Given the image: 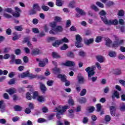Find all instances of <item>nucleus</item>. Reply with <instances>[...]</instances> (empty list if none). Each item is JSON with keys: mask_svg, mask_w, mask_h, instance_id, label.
Listing matches in <instances>:
<instances>
[{"mask_svg": "<svg viewBox=\"0 0 125 125\" xmlns=\"http://www.w3.org/2000/svg\"><path fill=\"white\" fill-rule=\"evenodd\" d=\"M100 15L101 19L103 21L104 24L106 25H117L118 24V20L116 19L114 20H108L106 18V12L104 10H102L100 12Z\"/></svg>", "mask_w": 125, "mask_h": 125, "instance_id": "obj_1", "label": "nucleus"}, {"mask_svg": "<svg viewBox=\"0 0 125 125\" xmlns=\"http://www.w3.org/2000/svg\"><path fill=\"white\" fill-rule=\"evenodd\" d=\"M70 106L67 104L63 105H59V106L56 107L54 110V112H57V118L58 120H60L61 119V116L60 115H64V113L66 111H67V109H69Z\"/></svg>", "mask_w": 125, "mask_h": 125, "instance_id": "obj_2", "label": "nucleus"}, {"mask_svg": "<svg viewBox=\"0 0 125 125\" xmlns=\"http://www.w3.org/2000/svg\"><path fill=\"white\" fill-rule=\"evenodd\" d=\"M86 72L88 73V78L89 80H91L93 82H95L97 80V77H94L91 78V76H93L95 73V65H93L91 67H88L85 69Z\"/></svg>", "mask_w": 125, "mask_h": 125, "instance_id": "obj_3", "label": "nucleus"}, {"mask_svg": "<svg viewBox=\"0 0 125 125\" xmlns=\"http://www.w3.org/2000/svg\"><path fill=\"white\" fill-rule=\"evenodd\" d=\"M63 31V27L62 26H57L56 27L55 29H52L50 30L49 34L51 35H56L58 33H61Z\"/></svg>", "mask_w": 125, "mask_h": 125, "instance_id": "obj_4", "label": "nucleus"}, {"mask_svg": "<svg viewBox=\"0 0 125 125\" xmlns=\"http://www.w3.org/2000/svg\"><path fill=\"white\" fill-rule=\"evenodd\" d=\"M125 39L119 40L118 41H114L111 46L113 48H117V47H119L120 45H123V44H125Z\"/></svg>", "mask_w": 125, "mask_h": 125, "instance_id": "obj_5", "label": "nucleus"}, {"mask_svg": "<svg viewBox=\"0 0 125 125\" xmlns=\"http://www.w3.org/2000/svg\"><path fill=\"white\" fill-rule=\"evenodd\" d=\"M58 78H59V79H61L62 82H65V85H66V86H69V85H70V82L66 80V76L64 75V74L59 75L58 76Z\"/></svg>", "mask_w": 125, "mask_h": 125, "instance_id": "obj_6", "label": "nucleus"}, {"mask_svg": "<svg viewBox=\"0 0 125 125\" xmlns=\"http://www.w3.org/2000/svg\"><path fill=\"white\" fill-rule=\"evenodd\" d=\"M62 65L68 67H74L76 65V62L73 61H67L65 62L62 63Z\"/></svg>", "mask_w": 125, "mask_h": 125, "instance_id": "obj_7", "label": "nucleus"}, {"mask_svg": "<svg viewBox=\"0 0 125 125\" xmlns=\"http://www.w3.org/2000/svg\"><path fill=\"white\" fill-rule=\"evenodd\" d=\"M112 41L110 39H105V45H106V46H108V47H112Z\"/></svg>", "mask_w": 125, "mask_h": 125, "instance_id": "obj_8", "label": "nucleus"}, {"mask_svg": "<svg viewBox=\"0 0 125 125\" xmlns=\"http://www.w3.org/2000/svg\"><path fill=\"white\" fill-rule=\"evenodd\" d=\"M37 100L38 102H40V103H43V102H45V97L39 95Z\"/></svg>", "mask_w": 125, "mask_h": 125, "instance_id": "obj_9", "label": "nucleus"}, {"mask_svg": "<svg viewBox=\"0 0 125 125\" xmlns=\"http://www.w3.org/2000/svg\"><path fill=\"white\" fill-rule=\"evenodd\" d=\"M109 109L110 110V113L111 116H112V117H114L115 115H116V107L111 106L109 107Z\"/></svg>", "mask_w": 125, "mask_h": 125, "instance_id": "obj_10", "label": "nucleus"}, {"mask_svg": "<svg viewBox=\"0 0 125 125\" xmlns=\"http://www.w3.org/2000/svg\"><path fill=\"white\" fill-rule=\"evenodd\" d=\"M30 80H33L34 79H40V77L38 75H34L32 74H30V73L28 72V76Z\"/></svg>", "mask_w": 125, "mask_h": 125, "instance_id": "obj_11", "label": "nucleus"}, {"mask_svg": "<svg viewBox=\"0 0 125 125\" xmlns=\"http://www.w3.org/2000/svg\"><path fill=\"white\" fill-rule=\"evenodd\" d=\"M96 59L97 61L100 62V63H103L105 61V58L102 57V56H98L96 57Z\"/></svg>", "mask_w": 125, "mask_h": 125, "instance_id": "obj_12", "label": "nucleus"}, {"mask_svg": "<svg viewBox=\"0 0 125 125\" xmlns=\"http://www.w3.org/2000/svg\"><path fill=\"white\" fill-rule=\"evenodd\" d=\"M40 89L42 91V92H45L46 91V87L45 86V85L43 83H40Z\"/></svg>", "mask_w": 125, "mask_h": 125, "instance_id": "obj_13", "label": "nucleus"}, {"mask_svg": "<svg viewBox=\"0 0 125 125\" xmlns=\"http://www.w3.org/2000/svg\"><path fill=\"white\" fill-rule=\"evenodd\" d=\"M94 42V40L92 38L90 39H85L84 40V43L87 45H88L91 43H92Z\"/></svg>", "mask_w": 125, "mask_h": 125, "instance_id": "obj_14", "label": "nucleus"}, {"mask_svg": "<svg viewBox=\"0 0 125 125\" xmlns=\"http://www.w3.org/2000/svg\"><path fill=\"white\" fill-rule=\"evenodd\" d=\"M6 92H8L10 95H11L16 92V89L15 88H11L10 89H7Z\"/></svg>", "mask_w": 125, "mask_h": 125, "instance_id": "obj_15", "label": "nucleus"}, {"mask_svg": "<svg viewBox=\"0 0 125 125\" xmlns=\"http://www.w3.org/2000/svg\"><path fill=\"white\" fill-rule=\"evenodd\" d=\"M42 52V51L39 49H34L32 50L33 55H37V54H40Z\"/></svg>", "mask_w": 125, "mask_h": 125, "instance_id": "obj_16", "label": "nucleus"}, {"mask_svg": "<svg viewBox=\"0 0 125 125\" xmlns=\"http://www.w3.org/2000/svg\"><path fill=\"white\" fill-rule=\"evenodd\" d=\"M52 56L53 58H55L56 59H57L58 58H61V56L59 55L58 53L54 52L52 53Z\"/></svg>", "mask_w": 125, "mask_h": 125, "instance_id": "obj_17", "label": "nucleus"}, {"mask_svg": "<svg viewBox=\"0 0 125 125\" xmlns=\"http://www.w3.org/2000/svg\"><path fill=\"white\" fill-rule=\"evenodd\" d=\"M78 101L81 104H83V103H85L86 102V99L84 97H81L78 99Z\"/></svg>", "mask_w": 125, "mask_h": 125, "instance_id": "obj_18", "label": "nucleus"}, {"mask_svg": "<svg viewBox=\"0 0 125 125\" xmlns=\"http://www.w3.org/2000/svg\"><path fill=\"white\" fill-rule=\"evenodd\" d=\"M23 42L27 43L28 46H32V44L30 42V37H26L24 38Z\"/></svg>", "mask_w": 125, "mask_h": 125, "instance_id": "obj_19", "label": "nucleus"}, {"mask_svg": "<svg viewBox=\"0 0 125 125\" xmlns=\"http://www.w3.org/2000/svg\"><path fill=\"white\" fill-rule=\"evenodd\" d=\"M76 11L77 12H78L81 15H85L86 13L83 11V10H82V9H80V8H76Z\"/></svg>", "mask_w": 125, "mask_h": 125, "instance_id": "obj_20", "label": "nucleus"}, {"mask_svg": "<svg viewBox=\"0 0 125 125\" xmlns=\"http://www.w3.org/2000/svg\"><path fill=\"white\" fill-rule=\"evenodd\" d=\"M10 57V55L9 54H6L3 56L0 55V60H2V59H8Z\"/></svg>", "mask_w": 125, "mask_h": 125, "instance_id": "obj_21", "label": "nucleus"}, {"mask_svg": "<svg viewBox=\"0 0 125 125\" xmlns=\"http://www.w3.org/2000/svg\"><path fill=\"white\" fill-rule=\"evenodd\" d=\"M108 55L110 57H116V56H117V53L115 51H110L108 52Z\"/></svg>", "mask_w": 125, "mask_h": 125, "instance_id": "obj_22", "label": "nucleus"}, {"mask_svg": "<svg viewBox=\"0 0 125 125\" xmlns=\"http://www.w3.org/2000/svg\"><path fill=\"white\" fill-rule=\"evenodd\" d=\"M10 64H14L15 63V55H10Z\"/></svg>", "mask_w": 125, "mask_h": 125, "instance_id": "obj_23", "label": "nucleus"}, {"mask_svg": "<svg viewBox=\"0 0 125 125\" xmlns=\"http://www.w3.org/2000/svg\"><path fill=\"white\" fill-rule=\"evenodd\" d=\"M116 97L117 99L120 98V93L117 91H115L112 95V98L114 99Z\"/></svg>", "mask_w": 125, "mask_h": 125, "instance_id": "obj_24", "label": "nucleus"}, {"mask_svg": "<svg viewBox=\"0 0 125 125\" xmlns=\"http://www.w3.org/2000/svg\"><path fill=\"white\" fill-rule=\"evenodd\" d=\"M39 96H40V95H39V93H38V92H37V91H34L33 92L32 98H33V99L37 100L38 99V98Z\"/></svg>", "mask_w": 125, "mask_h": 125, "instance_id": "obj_25", "label": "nucleus"}, {"mask_svg": "<svg viewBox=\"0 0 125 125\" xmlns=\"http://www.w3.org/2000/svg\"><path fill=\"white\" fill-rule=\"evenodd\" d=\"M75 46L78 48H80L81 47H83V44L82 43V42H76L75 43Z\"/></svg>", "mask_w": 125, "mask_h": 125, "instance_id": "obj_26", "label": "nucleus"}, {"mask_svg": "<svg viewBox=\"0 0 125 125\" xmlns=\"http://www.w3.org/2000/svg\"><path fill=\"white\" fill-rule=\"evenodd\" d=\"M5 105L3 104V101H0V109H1V112H3L4 111Z\"/></svg>", "mask_w": 125, "mask_h": 125, "instance_id": "obj_27", "label": "nucleus"}, {"mask_svg": "<svg viewBox=\"0 0 125 125\" xmlns=\"http://www.w3.org/2000/svg\"><path fill=\"white\" fill-rule=\"evenodd\" d=\"M29 75V72H25L20 75V78H21L22 79H24V78H26L28 77Z\"/></svg>", "mask_w": 125, "mask_h": 125, "instance_id": "obj_28", "label": "nucleus"}, {"mask_svg": "<svg viewBox=\"0 0 125 125\" xmlns=\"http://www.w3.org/2000/svg\"><path fill=\"white\" fill-rule=\"evenodd\" d=\"M78 82L79 83L83 84V83H84V82H85V81L84 80V79L83 78V77L82 76H79L78 77Z\"/></svg>", "mask_w": 125, "mask_h": 125, "instance_id": "obj_29", "label": "nucleus"}, {"mask_svg": "<svg viewBox=\"0 0 125 125\" xmlns=\"http://www.w3.org/2000/svg\"><path fill=\"white\" fill-rule=\"evenodd\" d=\"M60 42H61V44L63 43V42L67 43L69 42V40L67 39V38L64 37L61 40H60Z\"/></svg>", "mask_w": 125, "mask_h": 125, "instance_id": "obj_30", "label": "nucleus"}, {"mask_svg": "<svg viewBox=\"0 0 125 125\" xmlns=\"http://www.w3.org/2000/svg\"><path fill=\"white\" fill-rule=\"evenodd\" d=\"M74 110L69 109L68 110V117H70V118H73L74 117Z\"/></svg>", "mask_w": 125, "mask_h": 125, "instance_id": "obj_31", "label": "nucleus"}, {"mask_svg": "<svg viewBox=\"0 0 125 125\" xmlns=\"http://www.w3.org/2000/svg\"><path fill=\"white\" fill-rule=\"evenodd\" d=\"M60 44H61V43L60 40L59 41L58 40L53 43V46H54L55 47H58V46H59Z\"/></svg>", "mask_w": 125, "mask_h": 125, "instance_id": "obj_32", "label": "nucleus"}, {"mask_svg": "<svg viewBox=\"0 0 125 125\" xmlns=\"http://www.w3.org/2000/svg\"><path fill=\"white\" fill-rule=\"evenodd\" d=\"M68 48H69V46H68V45L67 44L64 43L62 46L60 47V49L61 50H66V49H68Z\"/></svg>", "mask_w": 125, "mask_h": 125, "instance_id": "obj_33", "label": "nucleus"}, {"mask_svg": "<svg viewBox=\"0 0 125 125\" xmlns=\"http://www.w3.org/2000/svg\"><path fill=\"white\" fill-rule=\"evenodd\" d=\"M90 7L92 9H93V10H95V11H99V9L96 5L94 4H92L90 6Z\"/></svg>", "mask_w": 125, "mask_h": 125, "instance_id": "obj_34", "label": "nucleus"}, {"mask_svg": "<svg viewBox=\"0 0 125 125\" xmlns=\"http://www.w3.org/2000/svg\"><path fill=\"white\" fill-rule=\"evenodd\" d=\"M96 108L97 112H100L102 108V105L100 104H96Z\"/></svg>", "mask_w": 125, "mask_h": 125, "instance_id": "obj_35", "label": "nucleus"}, {"mask_svg": "<svg viewBox=\"0 0 125 125\" xmlns=\"http://www.w3.org/2000/svg\"><path fill=\"white\" fill-rule=\"evenodd\" d=\"M76 4V1L75 0L71 1L69 5V7L73 8L75 7V5Z\"/></svg>", "mask_w": 125, "mask_h": 125, "instance_id": "obj_36", "label": "nucleus"}, {"mask_svg": "<svg viewBox=\"0 0 125 125\" xmlns=\"http://www.w3.org/2000/svg\"><path fill=\"white\" fill-rule=\"evenodd\" d=\"M75 37L77 42H82V41H83V39H82V37H81V35L78 34L76 35Z\"/></svg>", "mask_w": 125, "mask_h": 125, "instance_id": "obj_37", "label": "nucleus"}, {"mask_svg": "<svg viewBox=\"0 0 125 125\" xmlns=\"http://www.w3.org/2000/svg\"><path fill=\"white\" fill-rule=\"evenodd\" d=\"M96 4L99 6V7H101V8H104V5L103 3H101V2L97 1Z\"/></svg>", "mask_w": 125, "mask_h": 125, "instance_id": "obj_38", "label": "nucleus"}, {"mask_svg": "<svg viewBox=\"0 0 125 125\" xmlns=\"http://www.w3.org/2000/svg\"><path fill=\"white\" fill-rule=\"evenodd\" d=\"M33 7L35 10H38V11L41 10V7H40V6H39V4H35L33 6Z\"/></svg>", "mask_w": 125, "mask_h": 125, "instance_id": "obj_39", "label": "nucleus"}, {"mask_svg": "<svg viewBox=\"0 0 125 125\" xmlns=\"http://www.w3.org/2000/svg\"><path fill=\"white\" fill-rule=\"evenodd\" d=\"M56 4L57 6H62L63 2L61 1V0H56Z\"/></svg>", "mask_w": 125, "mask_h": 125, "instance_id": "obj_40", "label": "nucleus"}, {"mask_svg": "<svg viewBox=\"0 0 125 125\" xmlns=\"http://www.w3.org/2000/svg\"><path fill=\"white\" fill-rule=\"evenodd\" d=\"M68 104L71 106H74V105H75V101H74V100L72 99H70L68 100Z\"/></svg>", "mask_w": 125, "mask_h": 125, "instance_id": "obj_41", "label": "nucleus"}, {"mask_svg": "<svg viewBox=\"0 0 125 125\" xmlns=\"http://www.w3.org/2000/svg\"><path fill=\"white\" fill-rule=\"evenodd\" d=\"M86 94V89H83L81 93H80V96H84V95Z\"/></svg>", "mask_w": 125, "mask_h": 125, "instance_id": "obj_42", "label": "nucleus"}, {"mask_svg": "<svg viewBox=\"0 0 125 125\" xmlns=\"http://www.w3.org/2000/svg\"><path fill=\"white\" fill-rule=\"evenodd\" d=\"M95 110V108L94 106L89 107L87 108V111H88V112H89L90 113H92V112H93V111H94Z\"/></svg>", "mask_w": 125, "mask_h": 125, "instance_id": "obj_43", "label": "nucleus"}, {"mask_svg": "<svg viewBox=\"0 0 125 125\" xmlns=\"http://www.w3.org/2000/svg\"><path fill=\"white\" fill-rule=\"evenodd\" d=\"M54 83V81L52 80H49L47 82V85H48V86H52Z\"/></svg>", "mask_w": 125, "mask_h": 125, "instance_id": "obj_44", "label": "nucleus"}, {"mask_svg": "<svg viewBox=\"0 0 125 125\" xmlns=\"http://www.w3.org/2000/svg\"><path fill=\"white\" fill-rule=\"evenodd\" d=\"M19 39H20V35L17 34L12 38L13 41H17V40H19Z\"/></svg>", "mask_w": 125, "mask_h": 125, "instance_id": "obj_45", "label": "nucleus"}, {"mask_svg": "<svg viewBox=\"0 0 125 125\" xmlns=\"http://www.w3.org/2000/svg\"><path fill=\"white\" fill-rule=\"evenodd\" d=\"M15 29L16 30V31H21L23 30V27H22V26H15Z\"/></svg>", "mask_w": 125, "mask_h": 125, "instance_id": "obj_46", "label": "nucleus"}, {"mask_svg": "<svg viewBox=\"0 0 125 125\" xmlns=\"http://www.w3.org/2000/svg\"><path fill=\"white\" fill-rule=\"evenodd\" d=\"M49 26L51 28H54L55 27H56V22H55V21L50 22L49 23Z\"/></svg>", "mask_w": 125, "mask_h": 125, "instance_id": "obj_47", "label": "nucleus"}, {"mask_svg": "<svg viewBox=\"0 0 125 125\" xmlns=\"http://www.w3.org/2000/svg\"><path fill=\"white\" fill-rule=\"evenodd\" d=\"M14 109L16 111H21V110H22V107L19 105H16L14 107Z\"/></svg>", "mask_w": 125, "mask_h": 125, "instance_id": "obj_48", "label": "nucleus"}, {"mask_svg": "<svg viewBox=\"0 0 125 125\" xmlns=\"http://www.w3.org/2000/svg\"><path fill=\"white\" fill-rule=\"evenodd\" d=\"M118 58L120 60H125V56L123 54H120L118 56Z\"/></svg>", "mask_w": 125, "mask_h": 125, "instance_id": "obj_49", "label": "nucleus"}, {"mask_svg": "<svg viewBox=\"0 0 125 125\" xmlns=\"http://www.w3.org/2000/svg\"><path fill=\"white\" fill-rule=\"evenodd\" d=\"M67 56H68V57H71V58H74L75 55H74V53L72 52H69L67 53Z\"/></svg>", "mask_w": 125, "mask_h": 125, "instance_id": "obj_50", "label": "nucleus"}, {"mask_svg": "<svg viewBox=\"0 0 125 125\" xmlns=\"http://www.w3.org/2000/svg\"><path fill=\"white\" fill-rule=\"evenodd\" d=\"M106 5L107 6H112L114 4V2L112 1H109L106 3Z\"/></svg>", "mask_w": 125, "mask_h": 125, "instance_id": "obj_51", "label": "nucleus"}, {"mask_svg": "<svg viewBox=\"0 0 125 125\" xmlns=\"http://www.w3.org/2000/svg\"><path fill=\"white\" fill-rule=\"evenodd\" d=\"M96 42H100L102 41V37L98 36L96 39Z\"/></svg>", "mask_w": 125, "mask_h": 125, "instance_id": "obj_52", "label": "nucleus"}, {"mask_svg": "<svg viewBox=\"0 0 125 125\" xmlns=\"http://www.w3.org/2000/svg\"><path fill=\"white\" fill-rule=\"evenodd\" d=\"M54 20L56 22H61V21L62 20V19L59 17H55L54 18Z\"/></svg>", "mask_w": 125, "mask_h": 125, "instance_id": "obj_53", "label": "nucleus"}, {"mask_svg": "<svg viewBox=\"0 0 125 125\" xmlns=\"http://www.w3.org/2000/svg\"><path fill=\"white\" fill-rule=\"evenodd\" d=\"M113 40H114V42H118L120 40V37L117 35H113Z\"/></svg>", "mask_w": 125, "mask_h": 125, "instance_id": "obj_54", "label": "nucleus"}, {"mask_svg": "<svg viewBox=\"0 0 125 125\" xmlns=\"http://www.w3.org/2000/svg\"><path fill=\"white\" fill-rule=\"evenodd\" d=\"M42 9L44 10V11H47L49 10V7H47V6H42Z\"/></svg>", "mask_w": 125, "mask_h": 125, "instance_id": "obj_55", "label": "nucleus"}, {"mask_svg": "<svg viewBox=\"0 0 125 125\" xmlns=\"http://www.w3.org/2000/svg\"><path fill=\"white\" fill-rule=\"evenodd\" d=\"M32 32L33 33H34V34H38L39 33V29L36 28H32Z\"/></svg>", "mask_w": 125, "mask_h": 125, "instance_id": "obj_56", "label": "nucleus"}, {"mask_svg": "<svg viewBox=\"0 0 125 125\" xmlns=\"http://www.w3.org/2000/svg\"><path fill=\"white\" fill-rule=\"evenodd\" d=\"M42 111L43 113H47L48 112V108L44 106L42 108Z\"/></svg>", "mask_w": 125, "mask_h": 125, "instance_id": "obj_57", "label": "nucleus"}, {"mask_svg": "<svg viewBox=\"0 0 125 125\" xmlns=\"http://www.w3.org/2000/svg\"><path fill=\"white\" fill-rule=\"evenodd\" d=\"M26 98L28 100H31V99H32V96L31 95V94H30V93H27V94H26Z\"/></svg>", "mask_w": 125, "mask_h": 125, "instance_id": "obj_58", "label": "nucleus"}, {"mask_svg": "<svg viewBox=\"0 0 125 125\" xmlns=\"http://www.w3.org/2000/svg\"><path fill=\"white\" fill-rule=\"evenodd\" d=\"M13 16L14 17H19L20 16V13H19L18 12H16L13 14Z\"/></svg>", "mask_w": 125, "mask_h": 125, "instance_id": "obj_59", "label": "nucleus"}, {"mask_svg": "<svg viewBox=\"0 0 125 125\" xmlns=\"http://www.w3.org/2000/svg\"><path fill=\"white\" fill-rule=\"evenodd\" d=\"M45 122V119L43 118H39L38 120V123H44Z\"/></svg>", "mask_w": 125, "mask_h": 125, "instance_id": "obj_60", "label": "nucleus"}, {"mask_svg": "<svg viewBox=\"0 0 125 125\" xmlns=\"http://www.w3.org/2000/svg\"><path fill=\"white\" fill-rule=\"evenodd\" d=\"M95 65H96L97 68H98V69L101 70V65H100V63L99 62H96L95 63Z\"/></svg>", "mask_w": 125, "mask_h": 125, "instance_id": "obj_61", "label": "nucleus"}, {"mask_svg": "<svg viewBox=\"0 0 125 125\" xmlns=\"http://www.w3.org/2000/svg\"><path fill=\"white\" fill-rule=\"evenodd\" d=\"M59 71H60V69L56 67L53 69V72L54 73V74L59 72Z\"/></svg>", "mask_w": 125, "mask_h": 125, "instance_id": "obj_62", "label": "nucleus"}, {"mask_svg": "<svg viewBox=\"0 0 125 125\" xmlns=\"http://www.w3.org/2000/svg\"><path fill=\"white\" fill-rule=\"evenodd\" d=\"M22 61L20 59H16L15 62V64H21Z\"/></svg>", "mask_w": 125, "mask_h": 125, "instance_id": "obj_63", "label": "nucleus"}, {"mask_svg": "<svg viewBox=\"0 0 125 125\" xmlns=\"http://www.w3.org/2000/svg\"><path fill=\"white\" fill-rule=\"evenodd\" d=\"M120 110L121 111H125V104H123L121 105V108H120Z\"/></svg>", "mask_w": 125, "mask_h": 125, "instance_id": "obj_64", "label": "nucleus"}]
</instances>
